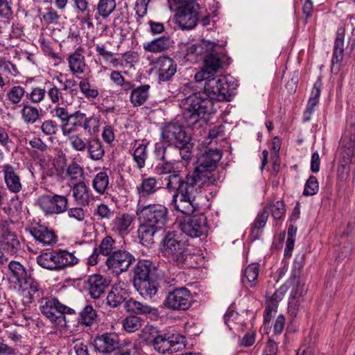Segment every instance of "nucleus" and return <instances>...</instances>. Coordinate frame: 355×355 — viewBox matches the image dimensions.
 <instances>
[{"instance_id": "dca6fc26", "label": "nucleus", "mask_w": 355, "mask_h": 355, "mask_svg": "<svg viewBox=\"0 0 355 355\" xmlns=\"http://www.w3.org/2000/svg\"><path fill=\"white\" fill-rule=\"evenodd\" d=\"M175 15L176 24L182 30L193 28L198 21L200 6L198 3H184Z\"/></svg>"}, {"instance_id": "1a4fd4ad", "label": "nucleus", "mask_w": 355, "mask_h": 355, "mask_svg": "<svg viewBox=\"0 0 355 355\" xmlns=\"http://www.w3.org/2000/svg\"><path fill=\"white\" fill-rule=\"evenodd\" d=\"M66 132H62L64 136L69 135L78 131L81 128L85 132L92 134L96 132L98 128V120L92 116H87V114L80 110L71 112L69 121L66 125Z\"/></svg>"}, {"instance_id": "5701e85b", "label": "nucleus", "mask_w": 355, "mask_h": 355, "mask_svg": "<svg viewBox=\"0 0 355 355\" xmlns=\"http://www.w3.org/2000/svg\"><path fill=\"white\" fill-rule=\"evenodd\" d=\"M85 284L91 297L98 299L104 294L110 281L101 275L95 274L89 276Z\"/></svg>"}, {"instance_id": "ddd939ff", "label": "nucleus", "mask_w": 355, "mask_h": 355, "mask_svg": "<svg viewBox=\"0 0 355 355\" xmlns=\"http://www.w3.org/2000/svg\"><path fill=\"white\" fill-rule=\"evenodd\" d=\"M163 304L166 308L173 311H185L192 304V295L185 287L173 288L168 293Z\"/></svg>"}, {"instance_id": "9d476101", "label": "nucleus", "mask_w": 355, "mask_h": 355, "mask_svg": "<svg viewBox=\"0 0 355 355\" xmlns=\"http://www.w3.org/2000/svg\"><path fill=\"white\" fill-rule=\"evenodd\" d=\"M204 91L202 92L211 101H230L231 100V92L229 85L225 77L217 78L212 76L204 80Z\"/></svg>"}, {"instance_id": "69168bd1", "label": "nucleus", "mask_w": 355, "mask_h": 355, "mask_svg": "<svg viewBox=\"0 0 355 355\" xmlns=\"http://www.w3.org/2000/svg\"><path fill=\"white\" fill-rule=\"evenodd\" d=\"M40 130L44 135L51 136L56 134L58 130V125L52 119L45 120L42 123Z\"/></svg>"}, {"instance_id": "cd10ccee", "label": "nucleus", "mask_w": 355, "mask_h": 355, "mask_svg": "<svg viewBox=\"0 0 355 355\" xmlns=\"http://www.w3.org/2000/svg\"><path fill=\"white\" fill-rule=\"evenodd\" d=\"M159 189L158 180L155 177L143 178L137 186L136 191L140 198H149Z\"/></svg>"}, {"instance_id": "c756f323", "label": "nucleus", "mask_w": 355, "mask_h": 355, "mask_svg": "<svg viewBox=\"0 0 355 355\" xmlns=\"http://www.w3.org/2000/svg\"><path fill=\"white\" fill-rule=\"evenodd\" d=\"M159 279H146L133 282L134 287L138 293L145 299H151L154 297L158 290Z\"/></svg>"}, {"instance_id": "2f4dec72", "label": "nucleus", "mask_w": 355, "mask_h": 355, "mask_svg": "<svg viewBox=\"0 0 355 355\" xmlns=\"http://www.w3.org/2000/svg\"><path fill=\"white\" fill-rule=\"evenodd\" d=\"M19 288L23 291H27V297L29 302H32L36 297H39L42 294V289L40 284L31 274L19 286Z\"/></svg>"}, {"instance_id": "6e6552de", "label": "nucleus", "mask_w": 355, "mask_h": 355, "mask_svg": "<svg viewBox=\"0 0 355 355\" xmlns=\"http://www.w3.org/2000/svg\"><path fill=\"white\" fill-rule=\"evenodd\" d=\"M39 308L46 318L52 322L65 319L66 314H73L75 311L62 304L57 298L52 297H42L39 300Z\"/></svg>"}, {"instance_id": "2eb2a0df", "label": "nucleus", "mask_w": 355, "mask_h": 355, "mask_svg": "<svg viewBox=\"0 0 355 355\" xmlns=\"http://www.w3.org/2000/svg\"><path fill=\"white\" fill-rule=\"evenodd\" d=\"M189 137L183 126L176 122L168 123L161 130L162 141L168 146H182Z\"/></svg>"}, {"instance_id": "423d86ee", "label": "nucleus", "mask_w": 355, "mask_h": 355, "mask_svg": "<svg viewBox=\"0 0 355 355\" xmlns=\"http://www.w3.org/2000/svg\"><path fill=\"white\" fill-rule=\"evenodd\" d=\"M36 261L37 264L44 269L60 271L76 264L78 259L67 250H58L42 252L37 257Z\"/></svg>"}, {"instance_id": "7c9ffc66", "label": "nucleus", "mask_w": 355, "mask_h": 355, "mask_svg": "<svg viewBox=\"0 0 355 355\" xmlns=\"http://www.w3.org/2000/svg\"><path fill=\"white\" fill-rule=\"evenodd\" d=\"M322 85V82L320 80H317L313 85L311 96L308 101L306 108L304 112V121H308L311 119L312 113L315 110V106L319 103Z\"/></svg>"}, {"instance_id": "603ef678", "label": "nucleus", "mask_w": 355, "mask_h": 355, "mask_svg": "<svg viewBox=\"0 0 355 355\" xmlns=\"http://www.w3.org/2000/svg\"><path fill=\"white\" fill-rule=\"evenodd\" d=\"M78 86L82 94L89 100L96 98L99 94L97 88L90 84L88 78H81Z\"/></svg>"}, {"instance_id": "7ed1b4c3", "label": "nucleus", "mask_w": 355, "mask_h": 355, "mask_svg": "<svg viewBox=\"0 0 355 355\" xmlns=\"http://www.w3.org/2000/svg\"><path fill=\"white\" fill-rule=\"evenodd\" d=\"M163 255L173 264L182 268L193 267L195 254L188 241L175 231L168 232L161 241Z\"/></svg>"}, {"instance_id": "4468645a", "label": "nucleus", "mask_w": 355, "mask_h": 355, "mask_svg": "<svg viewBox=\"0 0 355 355\" xmlns=\"http://www.w3.org/2000/svg\"><path fill=\"white\" fill-rule=\"evenodd\" d=\"M135 261L132 254L124 249H119L106 259L105 265L110 272L119 275L126 272Z\"/></svg>"}, {"instance_id": "8fccbe9b", "label": "nucleus", "mask_w": 355, "mask_h": 355, "mask_svg": "<svg viewBox=\"0 0 355 355\" xmlns=\"http://www.w3.org/2000/svg\"><path fill=\"white\" fill-rule=\"evenodd\" d=\"M51 113L53 117L57 118L60 122L62 132H66V125L69 121L71 112H69L67 106L55 105Z\"/></svg>"}, {"instance_id": "6e6d98bb", "label": "nucleus", "mask_w": 355, "mask_h": 355, "mask_svg": "<svg viewBox=\"0 0 355 355\" xmlns=\"http://www.w3.org/2000/svg\"><path fill=\"white\" fill-rule=\"evenodd\" d=\"M96 318V311L91 305H87L80 313V322L86 326L92 325Z\"/></svg>"}, {"instance_id": "c9c22d12", "label": "nucleus", "mask_w": 355, "mask_h": 355, "mask_svg": "<svg viewBox=\"0 0 355 355\" xmlns=\"http://www.w3.org/2000/svg\"><path fill=\"white\" fill-rule=\"evenodd\" d=\"M160 229L148 224L144 221H140L138 228V236L144 245L152 244L154 242V236Z\"/></svg>"}, {"instance_id": "e2e57ef3", "label": "nucleus", "mask_w": 355, "mask_h": 355, "mask_svg": "<svg viewBox=\"0 0 355 355\" xmlns=\"http://www.w3.org/2000/svg\"><path fill=\"white\" fill-rule=\"evenodd\" d=\"M45 96V89L39 87H34L31 92L26 93V98L29 99L33 103L42 102L44 99Z\"/></svg>"}, {"instance_id": "72a5a7b5", "label": "nucleus", "mask_w": 355, "mask_h": 355, "mask_svg": "<svg viewBox=\"0 0 355 355\" xmlns=\"http://www.w3.org/2000/svg\"><path fill=\"white\" fill-rule=\"evenodd\" d=\"M340 144L348 157L355 158V125H351L343 135Z\"/></svg>"}, {"instance_id": "49530a36", "label": "nucleus", "mask_w": 355, "mask_h": 355, "mask_svg": "<svg viewBox=\"0 0 355 355\" xmlns=\"http://www.w3.org/2000/svg\"><path fill=\"white\" fill-rule=\"evenodd\" d=\"M144 323V320L136 315H128L122 322L123 328L128 333H134L138 331Z\"/></svg>"}, {"instance_id": "4be33fe9", "label": "nucleus", "mask_w": 355, "mask_h": 355, "mask_svg": "<svg viewBox=\"0 0 355 355\" xmlns=\"http://www.w3.org/2000/svg\"><path fill=\"white\" fill-rule=\"evenodd\" d=\"M135 220V216L129 213H119L110 223V230L116 234L124 236L128 235Z\"/></svg>"}, {"instance_id": "6ab92c4d", "label": "nucleus", "mask_w": 355, "mask_h": 355, "mask_svg": "<svg viewBox=\"0 0 355 355\" xmlns=\"http://www.w3.org/2000/svg\"><path fill=\"white\" fill-rule=\"evenodd\" d=\"M0 245L10 254L17 253L21 247L17 236L10 231V224L6 220H0Z\"/></svg>"}, {"instance_id": "c85d7f7f", "label": "nucleus", "mask_w": 355, "mask_h": 355, "mask_svg": "<svg viewBox=\"0 0 355 355\" xmlns=\"http://www.w3.org/2000/svg\"><path fill=\"white\" fill-rule=\"evenodd\" d=\"M4 181L8 189L12 193H18L21 190L22 184L18 174L14 168L9 164L3 166Z\"/></svg>"}, {"instance_id": "a19ab883", "label": "nucleus", "mask_w": 355, "mask_h": 355, "mask_svg": "<svg viewBox=\"0 0 355 355\" xmlns=\"http://www.w3.org/2000/svg\"><path fill=\"white\" fill-rule=\"evenodd\" d=\"M26 93L25 87L21 85H14L6 92V100L10 105L21 106L24 98L26 97Z\"/></svg>"}, {"instance_id": "a211bd4d", "label": "nucleus", "mask_w": 355, "mask_h": 355, "mask_svg": "<svg viewBox=\"0 0 355 355\" xmlns=\"http://www.w3.org/2000/svg\"><path fill=\"white\" fill-rule=\"evenodd\" d=\"M162 270L153 261L146 259H140L134 268L133 282L146 279H160Z\"/></svg>"}, {"instance_id": "3c124183", "label": "nucleus", "mask_w": 355, "mask_h": 355, "mask_svg": "<svg viewBox=\"0 0 355 355\" xmlns=\"http://www.w3.org/2000/svg\"><path fill=\"white\" fill-rule=\"evenodd\" d=\"M344 35L338 33L334 42V53L331 60L333 64L340 63L343 59Z\"/></svg>"}, {"instance_id": "473e14b6", "label": "nucleus", "mask_w": 355, "mask_h": 355, "mask_svg": "<svg viewBox=\"0 0 355 355\" xmlns=\"http://www.w3.org/2000/svg\"><path fill=\"white\" fill-rule=\"evenodd\" d=\"M125 308L129 312L137 315H157V308L152 307L146 304H143L133 299L125 301Z\"/></svg>"}, {"instance_id": "774afa93", "label": "nucleus", "mask_w": 355, "mask_h": 355, "mask_svg": "<svg viewBox=\"0 0 355 355\" xmlns=\"http://www.w3.org/2000/svg\"><path fill=\"white\" fill-rule=\"evenodd\" d=\"M307 291V288L304 283L297 281L296 284L293 287L290 297L302 301L304 293Z\"/></svg>"}, {"instance_id": "79ce46f5", "label": "nucleus", "mask_w": 355, "mask_h": 355, "mask_svg": "<svg viewBox=\"0 0 355 355\" xmlns=\"http://www.w3.org/2000/svg\"><path fill=\"white\" fill-rule=\"evenodd\" d=\"M72 191L73 197L78 204L85 205L89 203V190L84 181L75 183Z\"/></svg>"}, {"instance_id": "bb28decb", "label": "nucleus", "mask_w": 355, "mask_h": 355, "mask_svg": "<svg viewBox=\"0 0 355 355\" xmlns=\"http://www.w3.org/2000/svg\"><path fill=\"white\" fill-rule=\"evenodd\" d=\"M128 297V292L125 288V285L114 284L107 296V304L113 308L119 306Z\"/></svg>"}, {"instance_id": "ea45409f", "label": "nucleus", "mask_w": 355, "mask_h": 355, "mask_svg": "<svg viewBox=\"0 0 355 355\" xmlns=\"http://www.w3.org/2000/svg\"><path fill=\"white\" fill-rule=\"evenodd\" d=\"M86 150L91 159L94 161L101 160L104 155L105 150L99 139L96 137H89Z\"/></svg>"}, {"instance_id": "393cba45", "label": "nucleus", "mask_w": 355, "mask_h": 355, "mask_svg": "<svg viewBox=\"0 0 355 355\" xmlns=\"http://www.w3.org/2000/svg\"><path fill=\"white\" fill-rule=\"evenodd\" d=\"M30 232L37 241L44 245H51L57 242L55 232L47 227L37 225L32 227Z\"/></svg>"}, {"instance_id": "5fc2aeb1", "label": "nucleus", "mask_w": 355, "mask_h": 355, "mask_svg": "<svg viewBox=\"0 0 355 355\" xmlns=\"http://www.w3.org/2000/svg\"><path fill=\"white\" fill-rule=\"evenodd\" d=\"M115 8V0H100L97 5V11L101 17L105 19L110 15Z\"/></svg>"}, {"instance_id": "58836bf2", "label": "nucleus", "mask_w": 355, "mask_h": 355, "mask_svg": "<svg viewBox=\"0 0 355 355\" xmlns=\"http://www.w3.org/2000/svg\"><path fill=\"white\" fill-rule=\"evenodd\" d=\"M259 273V264L252 263L248 265L241 277V282L246 288H254L257 285V280Z\"/></svg>"}, {"instance_id": "bf43d9fd", "label": "nucleus", "mask_w": 355, "mask_h": 355, "mask_svg": "<svg viewBox=\"0 0 355 355\" xmlns=\"http://www.w3.org/2000/svg\"><path fill=\"white\" fill-rule=\"evenodd\" d=\"M73 8L78 15H85V21L90 20L89 3L87 0H72Z\"/></svg>"}, {"instance_id": "0eeeda50", "label": "nucleus", "mask_w": 355, "mask_h": 355, "mask_svg": "<svg viewBox=\"0 0 355 355\" xmlns=\"http://www.w3.org/2000/svg\"><path fill=\"white\" fill-rule=\"evenodd\" d=\"M168 209L161 204H150L139 207L137 214L140 221H144L162 230L168 221Z\"/></svg>"}, {"instance_id": "680f3d73", "label": "nucleus", "mask_w": 355, "mask_h": 355, "mask_svg": "<svg viewBox=\"0 0 355 355\" xmlns=\"http://www.w3.org/2000/svg\"><path fill=\"white\" fill-rule=\"evenodd\" d=\"M319 190V184L315 177L311 175L307 180L303 191V195L306 196H313Z\"/></svg>"}, {"instance_id": "f3484780", "label": "nucleus", "mask_w": 355, "mask_h": 355, "mask_svg": "<svg viewBox=\"0 0 355 355\" xmlns=\"http://www.w3.org/2000/svg\"><path fill=\"white\" fill-rule=\"evenodd\" d=\"M182 233L191 238L206 236L208 232L207 218L204 215H194L184 219L180 224Z\"/></svg>"}, {"instance_id": "37998d69", "label": "nucleus", "mask_w": 355, "mask_h": 355, "mask_svg": "<svg viewBox=\"0 0 355 355\" xmlns=\"http://www.w3.org/2000/svg\"><path fill=\"white\" fill-rule=\"evenodd\" d=\"M92 187L94 191L100 195L107 193L110 189V178L106 172L98 173L92 180Z\"/></svg>"}, {"instance_id": "0e129e2a", "label": "nucleus", "mask_w": 355, "mask_h": 355, "mask_svg": "<svg viewBox=\"0 0 355 355\" xmlns=\"http://www.w3.org/2000/svg\"><path fill=\"white\" fill-rule=\"evenodd\" d=\"M47 95L51 101L54 103H58L60 101L66 102L67 103H71L67 98H64V94L62 93V90L53 85L49 88L47 91Z\"/></svg>"}, {"instance_id": "a18cd8bd", "label": "nucleus", "mask_w": 355, "mask_h": 355, "mask_svg": "<svg viewBox=\"0 0 355 355\" xmlns=\"http://www.w3.org/2000/svg\"><path fill=\"white\" fill-rule=\"evenodd\" d=\"M66 176L68 180L73 184L83 182L85 179L84 169L76 162H72L66 169Z\"/></svg>"}, {"instance_id": "09e8293b", "label": "nucleus", "mask_w": 355, "mask_h": 355, "mask_svg": "<svg viewBox=\"0 0 355 355\" xmlns=\"http://www.w3.org/2000/svg\"><path fill=\"white\" fill-rule=\"evenodd\" d=\"M147 145L140 144L135 148L132 153L133 160L136 164V166L139 169L143 168L146 165V161L148 158Z\"/></svg>"}, {"instance_id": "f257e3e1", "label": "nucleus", "mask_w": 355, "mask_h": 355, "mask_svg": "<svg viewBox=\"0 0 355 355\" xmlns=\"http://www.w3.org/2000/svg\"><path fill=\"white\" fill-rule=\"evenodd\" d=\"M175 159L169 158L157 164L155 170L159 175H168L164 178L165 188L172 193L171 205L175 210L186 215L193 214L197 208L195 202V191L187 187V173L183 176L180 171L175 170Z\"/></svg>"}, {"instance_id": "4d7b16f0", "label": "nucleus", "mask_w": 355, "mask_h": 355, "mask_svg": "<svg viewBox=\"0 0 355 355\" xmlns=\"http://www.w3.org/2000/svg\"><path fill=\"white\" fill-rule=\"evenodd\" d=\"M69 141L71 146L76 151H85L88 144V139L83 137L81 134H73L69 136Z\"/></svg>"}, {"instance_id": "39448f33", "label": "nucleus", "mask_w": 355, "mask_h": 355, "mask_svg": "<svg viewBox=\"0 0 355 355\" xmlns=\"http://www.w3.org/2000/svg\"><path fill=\"white\" fill-rule=\"evenodd\" d=\"M143 333H148L145 340L160 354L176 352L185 347L186 338L178 334L161 331L153 326L146 327Z\"/></svg>"}, {"instance_id": "f704fd0d", "label": "nucleus", "mask_w": 355, "mask_h": 355, "mask_svg": "<svg viewBox=\"0 0 355 355\" xmlns=\"http://www.w3.org/2000/svg\"><path fill=\"white\" fill-rule=\"evenodd\" d=\"M8 274L19 286L31 273L19 261H11L8 264Z\"/></svg>"}, {"instance_id": "4c0bfd02", "label": "nucleus", "mask_w": 355, "mask_h": 355, "mask_svg": "<svg viewBox=\"0 0 355 355\" xmlns=\"http://www.w3.org/2000/svg\"><path fill=\"white\" fill-rule=\"evenodd\" d=\"M149 85H142L132 89L130 101L134 107L144 105L149 96Z\"/></svg>"}, {"instance_id": "aec40b11", "label": "nucleus", "mask_w": 355, "mask_h": 355, "mask_svg": "<svg viewBox=\"0 0 355 355\" xmlns=\"http://www.w3.org/2000/svg\"><path fill=\"white\" fill-rule=\"evenodd\" d=\"M153 64L159 83L171 80L177 72L176 61L168 56H159L153 62Z\"/></svg>"}, {"instance_id": "de8ad7c7", "label": "nucleus", "mask_w": 355, "mask_h": 355, "mask_svg": "<svg viewBox=\"0 0 355 355\" xmlns=\"http://www.w3.org/2000/svg\"><path fill=\"white\" fill-rule=\"evenodd\" d=\"M98 253L101 255L107 257V258L112 255L114 252L117 251L119 249L116 247L115 240L109 235L105 236L101 241L98 248H96Z\"/></svg>"}, {"instance_id": "f8f14e48", "label": "nucleus", "mask_w": 355, "mask_h": 355, "mask_svg": "<svg viewBox=\"0 0 355 355\" xmlns=\"http://www.w3.org/2000/svg\"><path fill=\"white\" fill-rule=\"evenodd\" d=\"M226 60V55L216 49L211 53L203 58L204 65L201 70L198 71L194 78L196 82L214 76V74L223 68Z\"/></svg>"}, {"instance_id": "13d9d810", "label": "nucleus", "mask_w": 355, "mask_h": 355, "mask_svg": "<svg viewBox=\"0 0 355 355\" xmlns=\"http://www.w3.org/2000/svg\"><path fill=\"white\" fill-rule=\"evenodd\" d=\"M114 210L112 209L104 203H101L94 211V216L98 217L100 220H110L114 216Z\"/></svg>"}, {"instance_id": "a878e982", "label": "nucleus", "mask_w": 355, "mask_h": 355, "mask_svg": "<svg viewBox=\"0 0 355 355\" xmlns=\"http://www.w3.org/2000/svg\"><path fill=\"white\" fill-rule=\"evenodd\" d=\"M219 48V46L210 41L202 40L198 43L189 45L187 47L186 55L198 57V55H205L211 53L216 49Z\"/></svg>"}, {"instance_id": "b1692460", "label": "nucleus", "mask_w": 355, "mask_h": 355, "mask_svg": "<svg viewBox=\"0 0 355 355\" xmlns=\"http://www.w3.org/2000/svg\"><path fill=\"white\" fill-rule=\"evenodd\" d=\"M83 48L79 46L67 58L69 69L72 74L76 77L78 75L85 73L89 69L85 62V58L83 55Z\"/></svg>"}, {"instance_id": "052dcab7", "label": "nucleus", "mask_w": 355, "mask_h": 355, "mask_svg": "<svg viewBox=\"0 0 355 355\" xmlns=\"http://www.w3.org/2000/svg\"><path fill=\"white\" fill-rule=\"evenodd\" d=\"M266 207H268L267 209L271 211V214L275 220L281 219L285 214L286 209L283 201H277L273 205L268 204Z\"/></svg>"}, {"instance_id": "c03bdc74", "label": "nucleus", "mask_w": 355, "mask_h": 355, "mask_svg": "<svg viewBox=\"0 0 355 355\" xmlns=\"http://www.w3.org/2000/svg\"><path fill=\"white\" fill-rule=\"evenodd\" d=\"M170 39L166 37H160L149 42L144 44V49L146 51L151 53H160L170 46Z\"/></svg>"}, {"instance_id": "9b49d317", "label": "nucleus", "mask_w": 355, "mask_h": 355, "mask_svg": "<svg viewBox=\"0 0 355 355\" xmlns=\"http://www.w3.org/2000/svg\"><path fill=\"white\" fill-rule=\"evenodd\" d=\"M37 205L46 216H52L67 210L68 199L62 195L43 194L37 198Z\"/></svg>"}, {"instance_id": "20e7f679", "label": "nucleus", "mask_w": 355, "mask_h": 355, "mask_svg": "<svg viewBox=\"0 0 355 355\" xmlns=\"http://www.w3.org/2000/svg\"><path fill=\"white\" fill-rule=\"evenodd\" d=\"M182 119L189 128L214 112V103L202 92L184 97L180 103Z\"/></svg>"}, {"instance_id": "f03ea898", "label": "nucleus", "mask_w": 355, "mask_h": 355, "mask_svg": "<svg viewBox=\"0 0 355 355\" xmlns=\"http://www.w3.org/2000/svg\"><path fill=\"white\" fill-rule=\"evenodd\" d=\"M221 157L222 153L216 148L205 149L198 156L197 166L187 173L186 184L187 187L195 191L196 196L200 188L214 185L220 180V175L216 167Z\"/></svg>"}, {"instance_id": "412c9836", "label": "nucleus", "mask_w": 355, "mask_h": 355, "mask_svg": "<svg viewBox=\"0 0 355 355\" xmlns=\"http://www.w3.org/2000/svg\"><path fill=\"white\" fill-rule=\"evenodd\" d=\"M94 346L96 351L103 354H111L119 349V338L115 333H105L96 336Z\"/></svg>"}, {"instance_id": "338daca9", "label": "nucleus", "mask_w": 355, "mask_h": 355, "mask_svg": "<svg viewBox=\"0 0 355 355\" xmlns=\"http://www.w3.org/2000/svg\"><path fill=\"white\" fill-rule=\"evenodd\" d=\"M191 137L188 138L186 141V143L184 144L182 146H177L175 147V149H178L179 151V154L182 158V159L188 162L191 158V149L192 144L190 143Z\"/></svg>"}, {"instance_id": "864d4df0", "label": "nucleus", "mask_w": 355, "mask_h": 355, "mask_svg": "<svg viewBox=\"0 0 355 355\" xmlns=\"http://www.w3.org/2000/svg\"><path fill=\"white\" fill-rule=\"evenodd\" d=\"M59 82L62 83L61 80H59ZM61 90L62 94H64V98L68 100V96H69L71 101L74 97L77 96L78 92L76 81L73 79H66L64 82L62 83Z\"/></svg>"}, {"instance_id": "e433bc0d", "label": "nucleus", "mask_w": 355, "mask_h": 355, "mask_svg": "<svg viewBox=\"0 0 355 355\" xmlns=\"http://www.w3.org/2000/svg\"><path fill=\"white\" fill-rule=\"evenodd\" d=\"M20 111L21 119L26 125H32L37 122L40 117V110L29 102H23Z\"/></svg>"}]
</instances>
